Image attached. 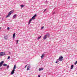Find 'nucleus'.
<instances>
[{
	"label": "nucleus",
	"mask_w": 77,
	"mask_h": 77,
	"mask_svg": "<svg viewBox=\"0 0 77 77\" xmlns=\"http://www.w3.org/2000/svg\"><path fill=\"white\" fill-rule=\"evenodd\" d=\"M6 54L4 52H1L0 53V57L3 56H5Z\"/></svg>",
	"instance_id": "nucleus-1"
},
{
	"label": "nucleus",
	"mask_w": 77,
	"mask_h": 77,
	"mask_svg": "<svg viewBox=\"0 0 77 77\" xmlns=\"http://www.w3.org/2000/svg\"><path fill=\"white\" fill-rule=\"evenodd\" d=\"M63 59V57L61 56L59 57V58L58 59L60 61V62H61L62 61V60Z\"/></svg>",
	"instance_id": "nucleus-2"
},
{
	"label": "nucleus",
	"mask_w": 77,
	"mask_h": 77,
	"mask_svg": "<svg viewBox=\"0 0 77 77\" xmlns=\"http://www.w3.org/2000/svg\"><path fill=\"white\" fill-rule=\"evenodd\" d=\"M47 36H48V34H46L43 37V39L45 40L47 39Z\"/></svg>",
	"instance_id": "nucleus-3"
},
{
	"label": "nucleus",
	"mask_w": 77,
	"mask_h": 77,
	"mask_svg": "<svg viewBox=\"0 0 77 77\" xmlns=\"http://www.w3.org/2000/svg\"><path fill=\"white\" fill-rule=\"evenodd\" d=\"M4 63V61H2L0 63V67H1L2 66V64Z\"/></svg>",
	"instance_id": "nucleus-4"
},
{
	"label": "nucleus",
	"mask_w": 77,
	"mask_h": 77,
	"mask_svg": "<svg viewBox=\"0 0 77 77\" xmlns=\"http://www.w3.org/2000/svg\"><path fill=\"white\" fill-rule=\"evenodd\" d=\"M36 14H35L32 18V20H34V19H35L36 18Z\"/></svg>",
	"instance_id": "nucleus-5"
},
{
	"label": "nucleus",
	"mask_w": 77,
	"mask_h": 77,
	"mask_svg": "<svg viewBox=\"0 0 77 77\" xmlns=\"http://www.w3.org/2000/svg\"><path fill=\"white\" fill-rule=\"evenodd\" d=\"M15 69H13L11 72V75H12V74H14V72H15Z\"/></svg>",
	"instance_id": "nucleus-6"
},
{
	"label": "nucleus",
	"mask_w": 77,
	"mask_h": 77,
	"mask_svg": "<svg viewBox=\"0 0 77 77\" xmlns=\"http://www.w3.org/2000/svg\"><path fill=\"white\" fill-rule=\"evenodd\" d=\"M32 20H33V19H30L29 20V22L28 23V24H30V22H31V21H32Z\"/></svg>",
	"instance_id": "nucleus-7"
},
{
	"label": "nucleus",
	"mask_w": 77,
	"mask_h": 77,
	"mask_svg": "<svg viewBox=\"0 0 77 77\" xmlns=\"http://www.w3.org/2000/svg\"><path fill=\"white\" fill-rule=\"evenodd\" d=\"M74 67V65H72L71 66V69H72L73 68V67Z\"/></svg>",
	"instance_id": "nucleus-8"
},
{
	"label": "nucleus",
	"mask_w": 77,
	"mask_h": 77,
	"mask_svg": "<svg viewBox=\"0 0 77 77\" xmlns=\"http://www.w3.org/2000/svg\"><path fill=\"white\" fill-rule=\"evenodd\" d=\"M41 37H42V35L40 36L39 37H38L37 38V40H39V39L41 38Z\"/></svg>",
	"instance_id": "nucleus-9"
},
{
	"label": "nucleus",
	"mask_w": 77,
	"mask_h": 77,
	"mask_svg": "<svg viewBox=\"0 0 77 77\" xmlns=\"http://www.w3.org/2000/svg\"><path fill=\"white\" fill-rule=\"evenodd\" d=\"M15 34L14 33L13 35V38H15Z\"/></svg>",
	"instance_id": "nucleus-10"
},
{
	"label": "nucleus",
	"mask_w": 77,
	"mask_h": 77,
	"mask_svg": "<svg viewBox=\"0 0 77 77\" xmlns=\"http://www.w3.org/2000/svg\"><path fill=\"white\" fill-rule=\"evenodd\" d=\"M44 57V54H42V55L41 56V57L42 59Z\"/></svg>",
	"instance_id": "nucleus-11"
},
{
	"label": "nucleus",
	"mask_w": 77,
	"mask_h": 77,
	"mask_svg": "<svg viewBox=\"0 0 77 77\" xmlns=\"http://www.w3.org/2000/svg\"><path fill=\"white\" fill-rule=\"evenodd\" d=\"M29 68H30V66H28L27 68V71H28V70H29Z\"/></svg>",
	"instance_id": "nucleus-12"
},
{
	"label": "nucleus",
	"mask_w": 77,
	"mask_h": 77,
	"mask_svg": "<svg viewBox=\"0 0 77 77\" xmlns=\"http://www.w3.org/2000/svg\"><path fill=\"white\" fill-rule=\"evenodd\" d=\"M16 17H17V15L16 14L14 15V16H13V18H16Z\"/></svg>",
	"instance_id": "nucleus-13"
},
{
	"label": "nucleus",
	"mask_w": 77,
	"mask_h": 77,
	"mask_svg": "<svg viewBox=\"0 0 77 77\" xmlns=\"http://www.w3.org/2000/svg\"><path fill=\"white\" fill-rule=\"evenodd\" d=\"M12 14V13H11V12L10 11L9 12V13L8 15H11Z\"/></svg>",
	"instance_id": "nucleus-14"
},
{
	"label": "nucleus",
	"mask_w": 77,
	"mask_h": 77,
	"mask_svg": "<svg viewBox=\"0 0 77 77\" xmlns=\"http://www.w3.org/2000/svg\"><path fill=\"white\" fill-rule=\"evenodd\" d=\"M16 69V65H14L13 68V69Z\"/></svg>",
	"instance_id": "nucleus-15"
},
{
	"label": "nucleus",
	"mask_w": 77,
	"mask_h": 77,
	"mask_svg": "<svg viewBox=\"0 0 77 77\" xmlns=\"http://www.w3.org/2000/svg\"><path fill=\"white\" fill-rule=\"evenodd\" d=\"M43 68H42V69L39 68V71H41V70H43Z\"/></svg>",
	"instance_id": "nucleus-16"
},
{
	"label": "nucleus",
	"mask_w": 77,
	"mask_h": 77,
	"mask_svg": "<svg viewBox=\"0 0 77 77\" xmlns=\"http://www.w3.org/2000/svg\"><path fill=\"white\" fill-rule=\"evenodd\" d=\"M3 65L4 66H7V64H4Z\"/></svg>",
	"instance_id": "nucleus-17"
},
{
	"label": "nucleus",
	"mask_w": 77,
	"mask_h": 77,
	"mask_svg": "<svg viewBox=\"0 0 77 77\" xmlns=\"http://www.w3.org/2000/svg\"><path fill=\"white\" fill-rule=\"evenodd\" d=\"M10 12L11 13H13L14 12V10H12L11 11H10Z\"/></svg>",
	"instance_id": "nucleus-18"
},
{
	"label": "nucleus",
	"mask_w": 77,
	"mask_h": 77,
	"mask_svg": "<svg viewBox=\"0 0 77 77\" xmlns=\"http://www.w3.org/2000/svg\"><path fill=\"white\" fill-rule=\"evenodd\" d=\"M4 38L5 39H7V37L6 36H5Z\"/></svg>",
	"instance_id": "nucleus-19"
},
{
	"label": "nucleus",
	"mask_w": 77,
	"mask_h": 77,
	"mask_svg": "<svg viewBox=\"0 0 77 77\" xmlns=\"http://www.w3.org/2000/svg\"><path fill=\"white\" fill-rule=\"evenodd\" d=\"M11 58V57L10 56H8V59H9Z\"/></svg>",
	"instance_id": "nucleus-20"
},
{
	"label": "nucleus",
	"mask_w": 77,
	"mask_h": 77,
	"mask_svg": "<svg viewBox=\"0 0 77 77\" xmlns=\"http://www.w3.org/2000/svg\"><path fill=\"white\" fill-rule=\"evenodd\" d=\"M77 61L75 62L74 63V65H76V64H77Z\"/></svg>",
	"instance_id": "nucleus-21"
},
{
	"label": "nucleus",
	"mask_w": 77,
	"mask_h": 77,
	"mask_svg": "<svg viewBox=\"0 0 77 77\" xmlns=\"http://www.w3.org/2000/svg\"><path fill=\"white\" fill-rule=\"evenodd\" d=\"M20 6L21 7V8H23V7H24V5H20Z\"/></svg>",
	"instance_id": "nucleus-22"
},
{
	"label": "nucleus",
	"mask_w": 77,
	"mask_h": 77,
	"mask_svg": "<svg viewBox=\"0 0 77 77\" xmlns=\"http://www.w3.org/2000/svg\"><path fill=\"white\" fill-rule=\"evenodd\" d=\"M59 62V61H56L55 62V63H58V62Z\"/></svg>",
	"instance_id": "nucleus-23"
},
{
	"label": "nucleus",
	"mask_w": 77,
	"mask_h": 77,
	"mask_svg": "<svg viewBox=\"0 0 77 77\" xmlns=\"http://www.w3.org/2000/svg\"><path fill=\"white\" fill-rule=\"evenodd\" d=\"M10 15H9V14H8V15L6 17V18H8V17Z\"/></svg>",
	"instance_id": "nucleus-24"
},
{
	"label": "nucleus",
	"mask_w": 77,
	"mask_h": 77,
	"mask_svg": "<svg viewBox=\"0 0 77 77\" xmlns=\"http://www.w3.org/2000/svg\"><path fill=\"white\" fill-rule=\"evenodd\" d=\"M7 29L8 30H9V29H10V28H9V27H8Z\"/></svg>",
	"instance_id": "nucleus-25"
},
{
	"label": "nucleus",
	"mask_w": 77,
	"mask_h": 77,
	"mask_svg": "<svg viewBox=\"0 0 77 77\" xmlns=\"http://www.w3.org/2000/svg\"><path fill=\"white\" fill-rule=\"evenodd\" d=\"M17 44H18V40H17Z\"/></svg>",
	"instance_id": "nucleus-26"
},
{
	"label": "nucleus",
	"mask_w": 77,
	"mask_h": 77,
	"mask_svg": "<svg viewBox=\"0 0 77 77\" xmlns=\"http://www.w3.org/2000/svg\"><path fill=\"white\" fill-rule=\"evenodd\" d=\"M7 68L8 69V68H9V65L7 66Z\"/></svg>",
	"instance_id": "nucleus-27"
},
{
	"label": "nucleus",
	"mask_w": 77,
	"mask_h": 77,
	"mask_svg": "<svg viewBox=\"0 0 77 77\" xmlns=\"http://www.w3.org/2000/svg\"><path fill=\"white\" fill-rule=\"evenodd\" d=\"M27 65H26L25 67V68H26V67H27Z\"/></svg>",
	"instance_id": "nucleus-28"
},
{
	"label": "nucleus",
	"mask_w": 77,
	"mask_h": 77,
	"mask_svg": "<svg viewBox=\"0 0 77 77\" xmlns=\"http://www.w3.org/2000/svg\"><path fill=\"white\" fill-rule=\"evenodd\" d=\"M47 35H48L47 36H50V34H48V33L47 34Z\"/></svg>",
	"instance_id": "nucleus-29"
},
{
	"label": "nucleus",
	"mask_w": 77,
	"mask_h": 77,
	"mask_svg": "<svg viewBox=\"0 0 77 77\" xmlns=\"http://www.w3.org/2000/svg\"><path fill=\"white\" fill-rule=\"evenodd\" d=\"M44 26H43L42 27L41 29H44Z\"/></svg>",
	"instance_id": "nucleus-30"
},
{
	"label": "nucleus",
	"mask_w": 77,
	"mask_h": 77,
	"mask_svg": "<svg viewBox=\"0 0 77 77\" xmlns=\"http://www.w3.org/2000/svg\"><path fill=\"white\" fill-rule=\"evenodd\" d=\"M46 10H47V9H45V10L44 11V12H45V11H46Z\"/></svg>",
	"instance_id": "nucleus-31"
},
{
	"label": "nucleus",
	"mask_w": 77,
	"mask_h": 77,
	"mask_svg": "<svg viewBox=\"0 0 77 77\" xmlns=\"http://www.w3.org/2000/svg\"><path fill=\"white\" fill-rule=\"evenodd\" d=\"M57 61H59V59H57Z\"/></svg>",
	"instance_id": "nucleus-32"
},
{
	"label": "nucleus",
	"mask_w": 77,
	"mask_h": 77,
	"mask_svg": "<svg viewBox=\"0 0 77 77\" xmlns=\"http://www.w3.org/2000/svg\"><path fill=\"white\" fill-rule=\"evenodd\" d=\"M40 77V75H38V77Z\"/></svg>",
	"instance_id": "nucleus-33"
},
{
	"label": "nucleus",
	"mask_w": 77,
	"mask_h": 77,
	"mask_svg": "<svg viewBox=\"0 0 77 77\" xmlns=\"http://www.w3.org/2000/svg\"><path fill=\"white\" fill-rule=\"evenodd\" d=\"M1 29V27H0V30Z\"/></svg>",
	"instance_id": "nucleus-34"
}]
</instances>
